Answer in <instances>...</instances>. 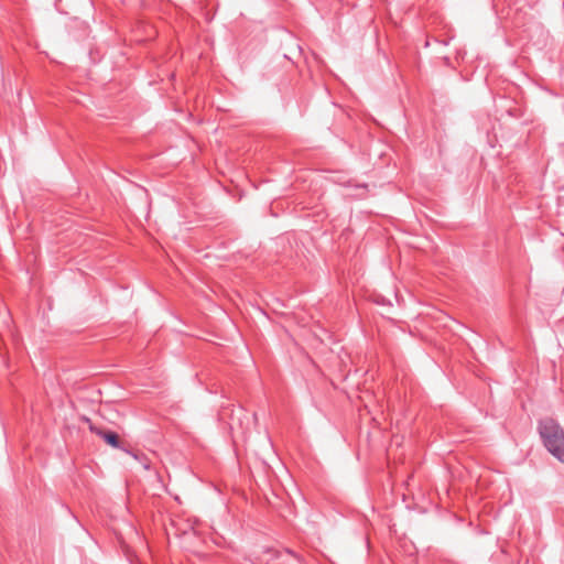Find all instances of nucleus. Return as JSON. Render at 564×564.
<instances>
[{
  "mask_svg": "<svg viewBox=\"0 0 564 564\" xmlns=\"http://www.w3.org/2000/svg\"><path fill=\"white\" fill-rule=\"evenodd\" d=\"M89 431L102 438L111 447L121 448V442L116 432L98 427L94 424H89Z\"/></svg>",
  "mask_w": 564,
  "mask_h": 564,
  "instance_id": "f03ea898",
  "label": "nucleus"
},
{
  "mask_svg": "<svg viewBox=\"0 0 564 564\" xmlns=\"http://www.w3.org/2000/svg\"><path fill=\"white\" fill-rule=\"evenodd\" d=\"M129 454H131L137 460H139L141 463V465L143 466L144 469L149 470L150 467H151V462L150 459L142 453H132L130 451H128Z\"/></svg>",
  "mask_w": 564,
  "mask_h": 564,
  "instance_id": "7ed1b4c3",
  "label": "nucleus"
},
{
  "mask_svg": "<svg viewBox=\"0 0 564 564\" xmlns=\"http://www.w3.org/2000/svg\"><path fill=\"white\" fill-rule=\"evenodd\" d=\"M285 552L291 554L292 556L299 558V556L296 554H294L291 550L286 549Z\"/></svg>",
  "mask_w": 564,
  "mask_h": 564,
  "instance_id": "20e7f679",
  "label": "nucleus"
},
{
  "mask_svg": "<svg viewBox=\"0 0 564 564\" xmlns=\"http://www.w3.org/2000/svg\"><path fill=\"white\" fill-rule=\"evenodd\" d=\"M538 432L549 453L564 463V430L558 422L552 417L541 419Z\"/></svg>",
  "mask_w": 564,
  "mask_h": 564,
  "instance_id": "f257e3e1",
  "label": "nucleus"
}]
</instances>
